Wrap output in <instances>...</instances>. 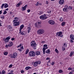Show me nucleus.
I'll return each mask as SVG.
<instances>
[{
	"instance_id": "obj_1",
	"label": "nucleus",
	"mask_w": 74,
	"mask_h": 74,
	"mask_svg": "<svg viewBox=\"0 0 74 74\" xmlns=\"http://www.w3.org/2000/svg\"><path fill=\"white\" fill-rule=\"evenodd\" d=\"M31 46L33 47L34 49H36L37 48V45H36V43L34 41H33L31 42Z\"/></svg>"
},
{
	"instance_id": "obj_2",
	"label": "nucleus",
	"mask_w": 74,
	"mask_h": 74,
	"mask_svg": "<svg viewBox=\"0 0 74 74\" xmlns=\"http://www.w3.org/2000/svg\"><path fill=\"white\" fill-rule=\"evenodd\" d=\"M18 19L14 20L13 21V25L14 26H18L19 25V22H18Z\"/></svg>"
},
{
	"instance_id": "obj_3",
	"label": "nucleus",
	"mask_w": 74,
	"mask_h": 74,
	"mask_svg": "<svg viewBox=\"0 0 74 74\" xmlns=\"http://www.w3.org/2000/svg\"><path fill=\"white\" fill-rule=\"evenodd\" d=\"M44 32H45V31L42 29H39L37 31L38 34H44Z\"/></svg>"
},
{
	"instance_id": "obj_4",
	"label": "nucleus",
	"mask_w": 74,
	"mask_h": 74,
	"mask_svg": "<svg viewBox=\"0 0 74 74\" xmlns=\"http://www.w3.org/2000/svg\"><path fill=\"white\" fill-rule=\"evenodd\" d=\"M18 53L16 52L13 53L12 54L10 55V58H16V56Z\"/></svg>"
},
{
	"instance_id": "obj_5",
	"label": "nucleus",
	"mask_w": 74,
	"mask_h": 74,
	"mask_svg": "<svg viewBox=\"0 0 74 74\" xmlns=\"http://www.w3.org/2000/svg\"><path fill=\"white\" fill-rule=\"evenodd\" d=\"M47 46H48V45H47V44L44 45H43L44 47L42 48V51H43L44 55L45 54V50H46V49H47L48 48V47H47Z\"/></svg>"
},
{
	"instance_id": "obj_6",
	"label": "nucleus",
	"mask_w": 74,
	"mask_h": 74,
	"mask_svg": "<svg viewBox=\"0 0 74 74\" xmlns=\"http://www.w3.org/2000/svg\"><path fill=\"white\" fill-rule=\"evenodd\" d=\"M29 55L30 56H36V54L35 53L34 51H32L29 53Z\"/></svg>"
},
{
	"instance_id": "obj_7",
	"label": "nucleus",
	"mask_w": 74,
	"mask_h": 74,
	"mask_svg": "<svg viewBox=\"0 0 74 74\" xmlns=\"http://www.w3.org/2000/svg\"><path fill=\"white\" fill-rule=\"evenodd\" d=\"M47 18H48V17L47 16L46 14L42 15L40 16V18L41 19H43V20H45V19H47Z\"/></svg>"
},
{
	"instance_id": "obj_8",
	"label": "nucleus",
	"mask_w": 74,
	"mask_h": 74,
	"mask_svg": "<svg viewBox=\"0 0 74 74\" xmlns=\"http://www.w3.org/2000/svg\"><path fill=\"white\" fill-rule=\"evenodd\" d=\"M11 38V37L10 36H8L4 40V41L5 43H7V42H9V41L10 38Z\"/></svg>"
},
{
	"instance_id": "obj_9",
	"label": "nucleus",
	"mask_w": 74,
	"mask_h": 74,
	"mask_svg": "<svg viewBox=\"0 0 74 74\" xmlns=\"http://www.w3.org/2000/svg\"><path fill=\"white\" fill-rule=\"evenodd\" d=\"M48 23L51 25H53L55 24V21H53V20H49V21Z\"/></svg>"
},
{
	"instance_id": "obj_10",
	"label": "nucleus",
	"mask_w": 74,
	"mask_h": 74,
	"mask_svg": "<svg viewBox=\"0 0 74 74\" xmlns=\"http://www.w3.org/2000/svg\"><path fill=\"white\" fill-rule=\"evenodd\" d=\"M64 0H60L59 1V3L61 5H62L64 4Z\"/></svg>"
},
{
	"instance_id": "obj_11",
	"label": "nucleus",
	"mask_w": 74,
	"mask_h": 74,
	"mask_svg": "<svg viewBox=\"0 0 74 74\" xmlns=\"http://www.w3.org/2000/svg\"><path fill=\"white\" fill-rule=\"evenodd\" d=\"M62 32H59V34L58 35V37H63V35H62Z\"/></svg>"
},
{
	"instance_id": "obj_12",
	"label": "nucleus",
	"mask_w": 74,
	"mask_h": 74,
	"mask_svg": "<svg viewBox=\"0 0 74 74\" xmlns=\"http://www.w3.org/2000/svg\"><path fill=\"white\" fill-rule=\"evenodd\" d=\"M27 29L28 30V33H29L30 30H31V27L30 26H29L27 27Z\"/></svg>"
},
{
	"instance_id": "obj_13",
	"label": "nucleus",
	"mask_w": 74,
	"mask_h": 74,
	"mask_svg": "<svg viewBox=\"0 0 74 74\" xmlns=\"http://www.w3.org/2000/svg\"><path fill=\"white\" fill-rule=\"evenodd\" d=\"M20 32H19V33L21 34V35H25V32L24 31L22 32L21 30H19Z\"/></svg>"
},
{
	"instance_id": "obj_14",
	"label": "nucleus",
	"mask_w": 74,
	"mask_h": 74,
	"mask_svg": "<svg viewBox=\"0 0 74 74\" xmlns=\"http://www.w3.org/2000/svg\"><path fill=\"white\" fill-rule=\"evenodd\" d=\"M70 38L72 39V40H74V35L73 34H71L70 35Z\"/></svg>"
},
{
	"instance_id": "obj_15",
	"label": "nucleus",
	"mask_w": 74,
	"mask_h": 74,
	"mask_svg": "<svg viewBox=\"0 0 74 74\" xmlns=\"http://www.w3.org/2000/svg\"><path fill=\"white\" fill-rule=\"evenodd\" d=\"M23 27H24V25L23 24V25H21V26L20 27V28L19 29V30H22V29L23 28Z\"/></svg>"
},
{
	"instance_id": "obj_16",
	"label": "nucleus",
	"mask_w": 74,
	"mask_h": 74,
	"mask_svg": "<svg viewBox=\"0 0 74 74\" xmlns=\"http://www.w3.org/2000/svg\"><path fill=\"white\" fill-rule=\"evenodd\" d=\"M36 5V6H38V5H42V4L41 3H39V2H38L36 4H35Z\"/></svg>"
},
{
	"instance_id": "obj_17",
	"label": "nucleus",
	"mask_w": 74,
	"mask_h": 74,
	"mask_svg": "<svg viewBox=\"0 0 74 74\" xmlns=\"http://www.w3.org/2000/svg\"><path fill=\"white\" fill-rule=\"evenodd\" d=\"M36 55L37 56L40 55L41 54V53H40V51H36Z\"/></svg>"
},
{
	"instance_id": "obj_18",
	"label": "nucleus",
	"mask_w": 74,
	"mask_h": 74,
	"mask_svg": "<svg viewBox=\"0 0 74 74\" xmlns=\"http://www.w3.org/2000/svg\"><path fill=\"white\" fill-rule=\"evenodd\" d=\"M46 53H48V54H49V53H51V51H50L49 49H48L46 51Z\"/></svg>"
},
{
	"instance_id": "obj_19",
	"label": "nucleus",
	"mask_w": 74,
	"mask_h": 74,
	"mask_svg": "<svg viewBox=\"0 0 74 74\" xmlns=\"http://www.w3.org/2000/svg\"><path fill=\"white\" fill-rule=\"evenodd\" d=\"M4 4V8H7L8 7V5L7 3H5Z\"/></svg>"
},
{
	"instance_id": "obj_20",
	"label": "nucleus",
	"mask_w": 74,
	"mask_h": 74,
	"mask_svg": "<svg viewBox=\"0 0 74 74\" xmlns=\"http://www.w3.org/2000/svg\"><path fill=\"white\" fill-rule=\"evenodd\" d=\"M37 64H41V62L40 61H38L35 62Z\"/></svg>"
},
{
	"instance_id": "obj_21",
	"label": "nucleus",
	"mask_w": 74,
	"mask_h": 74,
	"mask_svg": "<svg viewBox=\"0 0 74 74\" xmlns=\"http://www.w3.org/2000/svg\"><path fill=\"white\" fill-rule=\"evenodd\" d=\"M32 69V68H31V67L30 66H27L25 68V69L26 70H28L29 69Z\"/></svg>"
},
{
	"instance_id": "obj_22",
	"label": "nucleus",
	"mask_w": 74,
	"mask_h": 74,
	"mask_svg": "<svg viewBox=\"0 0 74 74\" xmlns=\"http://www.w3.org/2000/svg\"><path fill=\"white\" fill-rule=\"evenodd\" d=\"M73 54H74V52L73 51L71 52L70 54V56L71 57V56H72L73 55Z\"/></svg>"
},
{
	"instance_id": "obj_23",
	"label": "nucleus",
	"mask_w": 74,
	"mask_h": 74,
	"mask_svg": "<svg viewBox=\"0 0 74 74\" xmlns=\"http://www.w3.org/2000/svg\"><path fill=\"white\" fill-rule=\"evenodd\" d=\"M47 66H50L51 65V62H50V61H49L47 63Z\"/></svg>"
},
{
	"instance_id": "obj_24",
	"label": "nucleus",
	"mask_w": 74,
	"mask_h": 74,
	"mask_svg": "<svg viewBox=\"0 0 74 74\" xmlns=\"http://www.w3.org/2000/svg\"><path fill=\"white\" fill-rule=\"evenodd\" d=\"M29 49H27L26 50V52H25V54L26 55H27V54L28 53H29Z\"/></svg>"
},
{
	"instance_id": "obj_25",
	"label": "nucleus",
	"mask_w": 74,
	"mask_h": 74,
	"mask_svg": "<svg viewBox=\"0 0 74 74\" xmlns=\"http://www.w3.org/2000/svg\"><path fill=\"white\" fill-rule=\"evenodd\" d=\"M64 8L67 10H68V8H69V7L67 5H65Z\"/></svg>"
},
{
	"instance_id": "obj_26",
	"label": "nucleus",
	"mask_w": 74,
	"mask_h": 74,
	"mask_svg": "<svg viewBox=\"0 0 74 74\" xmlns=\"http://www.w3.org/2000/svg\"><path fill=\"white\" fill-rule=\"evenodd\" d=\"M5 71L4 70H3L2 71V73L1 72V74H5Z\"/></svg>"
},
{
	"instance_id": "obj_27",
	"label": "nucleus",
	"mask_w": 74,
	"mask_h": 74,
	"mask_svg": "<svg viewBox=\"0 0 74 74\" xmlns=\"http://www.w3.org/2000/svg\"><path fill=\"white\" fill-rule=\"evenodd\" d=\"M9 44L12 46L13 45V43L12 42H9Z\"/></svg>"
},
{
	"instance_id": "obj_28",
	"label": "nucleus",
	"mask_w": 74,
	"mask_h": 74,
	"mask_svg": "<svg viewBox=\"0 0 74 74\" xmlns=\"http://www.w3.org/2000/svg\"><path fill=\"white\" fill-rule=\"evenodd\" d=\"M55 51L56 53H59V51H58V49H55Z\"/></svg>"
},
{
	"instance_id": "obj_29",
	"label": "nucleus",
	"mask_w": 74,
	"mask_h": 74,
	"mask_svg": "<svg viewBox=\"0 0 74 74\" xmlns=\"http://www.w3.org/2000/svg\"><path fill=\"white\" fill-rule=\"evenodd\" d=\"M59 73H63V70H60L59 71Z\"/></svg>"
},
{
	"instance_id": "obj_30",
	"label": "nucleus",
	"mask_w": 74,
	"mask_h": 74,
	"mask_svg": "<svg viewBox=\"0 0 74 74\" xmlns=\"http://www.w3.org/2000/svg\"><path fill=\"white\" fill-rule=\"evenodd\" d=\"M26 10V8H25L24 7H22V10L23 11H25Z\"/></svg>"
},
{
	"instance_id": "obj_31",
	"label": "nucleus",
	"mask_w": 74,
	"mask_h": 74,
	"mask_svg": "<svg viewBox=\"0 0 74 74\" xmlns=\"http://www.w3.org/2000/svg\"><path fill=\"white\" fill-rule=\"evenodd\" d=\"M7 11H6L5 10V11H4V12H3V15H5V14H7Z\"/></svg>"
},
{
	"instance_id": "obj_32",
	"label": "nucleus",
	"mask_w": 74,
	"mask_h": 74,
	"mask_svg": "<svg viewBox=\"0 0 74 74\" xmlns=\"http://www.w3.org/2000/svg\"><path fill=\"white\" fill-rule=\"evenodd\" d=\"M64 25H65V22H63L62 23V26H64Z\"/></svg>"
},
{
	"instance_id": "obj_33",
	"label": "nucleus",
	"mask_w": 74,
	"mask_h": 74,
	"mask_svg": "<svg viewBox=\"0 0 74 74\" xmlns=\"http://www.w3.org/2000/svg\"><path fill=\"white\" fill-rule=\"evenodd\" d=\"M4 55H8V53L7 52H5L4 53Z\"/></svg>"
},
{
	"instance_id": "obj_34",
	"label": "nucleus",
	"mask_w": 74,
	"mask_h": 74,
	"mask_svg": "<svg viewBox=\"0 0 74 74\" xmlns=\"http://www.w3.org/2000/svg\"><path fill=\"white\" fill-rule=\"evenodd\" d=\"M67 10L65 8H63V11H65H65H67Z\"/></svg>"
},
{
	"instance_id": "obj_35",
	"label": "nucleus",
	"mask_w": 74,
	"mask_h": 74,
	"mask_svg": "<svg viewBox=\"0 0 74 74\" xmlns=\"http://www.w3.org/2000/svg\"><path fill=\"white\" fill-rule=\"evenodd\" d=\"M4 6V4H3L1 6V8H3Z\"/></svg>"
},
{
	"instance_id": "obj_36",
	"label": "nucleus",
	"mask_w": 74,
	"mask_h": 74,
	"mask_svg": "<svg viewBox=\"0 0 74 74\" xmlns=\"http://www.w3.org/2000/svg\"><path fill=\"white\" fill-rule=\"evenodd\" d=\"M65 49L66 48H65V47H62V50H63V51H65Z\"/></svg>"
},
{
	"instance_id": "obj_37",
	"label": "nucleus",
	"mask_w": 74,
	"mask_h": 74,
	"mask_svg": "<svg viewBox=\"0 0 74 74\" xmlns=\"http://www.w3.org/2000/svg\"><path fill=\"white\" fill-rule=\"evenodd\" d=\"M63 18H62V17H61L60 19V21H63Z\"/></svg>"
},
{
	"instance_id": "obj_38",
	"label": "nucleus",
	"mask_w": 74,
	"mask_h": 74,
	"mask_svg": "<svg viewBox=\"0 0 74 74\" xmlns=\"http://www.w3.org/2000/svg\"><path fill=\"white\" fill-rule=\"evenodd\" d=\"M64 47H67V45L66 44H64V45L63 46Z\"/></svg>"
},
{
	"instance_id": "obj_39",
	"label": "nucleus",
	"mask_w": 74,
	"mask_h": 74,
	"mask_svg": "<svg viewBox=\"0 0 74 74\" xmlns=\"http://www.w3.org/2000/svg\"><path fill=\"white\" fill-rule=\"evenodd\" d=\"M9 31H10V32H12V31H13V30H14V29H8Z\"/></svg>"
},
{
	"instance_id": "obj_40",
	"label": "nucleus",
	"mask_w": 74,
	"mask_h": 74,
	"mask_svg": "<svg viewBox=\"0 0 74 74\" xmlns=\"http://www.w3.org/2000/svg\"><path fill=\"white\" fill-rule=\"evenodd\" d=\"M40 12V15H41V14H43V12H42V11H40L39 12Z\"/></svg>"
},
{
	"instance_id": "obj_41",
	"label": "nucleus",
	"mask_w": 74,
	"mask_h": 74,
	"mask_svg": "<svg viewBox=\"0 0 74 74\" xmlns=\"http://www.w3.org/2000/svg\"><path fill=\"white\" fill-rule=\"evenodd\" d=\"M34 66H35V67H36V66H37V64L36 63V62L34 63Z\"/></svg>"
},
{
	"instance_id": "obj_42",
	"label": "nucleus",
	"mask_w": 74,
	"mask_h": 74,
	"mask_svg": "<svg viewBox=\"0 0 74 74\" xmlns=\"http://www.w3.org/2000/svg\"><path fill=\"white\" fill-rule=\"evenodd\" d=\"M12 64H10L9 65V68H11V67H12Z\"/></svg>"
},
{
	"instance_id": "obj_43",
	"label": "nucleus",
	"mask_w": 74,
	"mask_h": 74,
	"mask_svg": "<svg viewBox=\"0 0 74 74\" xmlns=\"http://www.w3.org/2000/svg\"><path fill=\"white\" fill-rule=\"evenodd\" d=\"M70 42H71V43H73V42H74V41H73V40H72L71 39Z\"/></svg>"
},
{
	"instance_id": "obj_44",
	"label": "nucleus",
	"mask_w": 74,
	"mask_h": 74,
	"mask_svg": "<svg viewBox=\"0 0 74 74\" xmlns=\"http://www.w3.org/2000/svg\"><path fill=\"white\" fill-rule=\"evenodd\" d=\"M1 18L2 19H4V15H3L1 16Z\"/></svg>"
},
{
	"instance_id": "obj_45",
	"label": "nucleus",
	"mask_w": 74,
	"mask_h": 74,
	"mask_svg": "<svg viewBox=\"0 0 74 74\" xmlns=\"http://www.w3.org/2000/svg\"><path fill=\"white\" fill-rule=\"evenodd\" d=\"M54 64H55V62H52L51 63V65L52 66H53Z\"/></svg>"
},
{
	"instance_id": "obj_46",
	"label": "nucleus",
	"mask_w": 74,
	"mask_h": 74,
	"mask_svg": "<svg viewBox=\"0 0 74 74\" xmlns=\"http://www.w3.org/2000/svg\"><path fill=\"white\" fill-rule=\"evenodd\" d=\"M20 4H19V3H18L17 4V5H16V6H17V7H19V6L20 5Z\"/></svg>"
},
{
	"instance_id": "obj_47",
	"label": "nucleus",
	"mask_w": 74,
	"mask_h": 74,
	"mask_svg": "<svg viewBox=\"0 0 74 74\" xmlns=\"http://www.w3.org/2000/svg\"><path fill=\"white\" fill-rule=\"evenodd\" d=\"M12 29V27L10 26L9 29Z\"/></svg>"
},
{
	"instance_id": "obj_48",
	"label": "nucleus",
	"mask_w": 74,
	"mask_h": 74,
	"mask_svg": "<svg viewBox=\"0 0 74 74\" xmlns=\"http://www.w3.org/2000/svg\"><path fill=\"white\" fill-rule=\"evenodd\" d=\"M59 35V32H58L56 33V36H58V35Z\"/></svg>"
},
{
	"instance_id": "obj_49",
	"label": "nucleus",
	"mask_w": 74,
	"mask_h": 74,
	"mask_svg": "<svg viewBox=\"0 0 74 74\" xmlns=\"http://www.w3.org/2000/svg\"><path fill=\"white\" fill-rule=\"evenodd\" d=\"M27 7V5H25L24 7L25 8H26V7Z\"/></svg>"
},
{
	"instance_id": "obj_50",
	"label": "nucleus",
	"mask_w": 74,
	"mask_h": 74,
	"mask_svg": "<svg viewBox=\"0 0 74 74\" xmlns=\"http://www.w3.org/2000/svg\"><path fill=\"white\" fill-rule=\"evenodd\" d=\"M71 69V68H70V67H69L68 69V70H71V69Z\"/></svg>"
},
{
	"instance_id": "obj_51",
	"label": "nucleus",
	"mask_w": 74,
	"mask_h": 74,
	"mask_svg": "<svg viewBox=\"0 0 74 74\" xmlns=\"http://www.w3.org/2000/svg\"><path fill=\"white\" fill-rule=\"evenodd\" d=\"M18 49L19 51H22V49H21V48H20V49Z\"/></svg>"
},
{
	"instance_id": "obj_52",
	"label": "nucleus",
	"mask_w": 74,
	"mask_h": 74,
	"mask_svg": "<svg viewBox=\"0 0 74 74\" xmlns=\"http://www.w3.org/2000/svg\"><path fill=\"white\" fill-rule=\"evenodd\" d=\"M45 42L44 41H42L41 42V43H42V44H44V43H45Z\"/></svg>"
},
{
	"instance_id": "obj_53",
	"label": "nucleus",
	"mask_w": 74,
	"mask_h": 74,
	"mask_svg": "<svg viewBox=\"0 0 74 74\" xmlns=\"http://www.w3.org/2000/svg\"><path fill=\"white\" fill-rule=\"evenodd\" d=\"M51 10L49 11H48L47 12V13H48V14H50V13H51Z\"/></svg>"
},
{
	"instance_id": "obj_54",
	"label": "nucleus",
	"mask_w": 74,
	"mask_h": 74,
	"mask_svg": "<svg viewBox=\"0 0 74 74\" xmlns=\"http://www.w3.org/2000/svg\"><path fill=\"white\" fill-rule=\"evenodd\" d=\"M11 40L12 41H13V40H15V38H11Z\"/></svg>"
},
{
	"instance_id": "obj_55",
	"label": "nucleus",
	"mask_w": 74,
	"mask_h": 74,
	"mask_svg": "<svg viewBox=\"0 0 74 74\" xmlns=\"http://www.w3.org/2000/svg\"><path fill=\"white\" fill-rule=\"evenodd\" d=\"M14 72V71H13V70H12L11 71V72H10V73H12Z\"/></svg>"
},
{
	"instance_id": "obj_56",
	"label": "nucleus",
	"mask_w": 74,
	"mask_h": 74,
	"mask_svg": "<svg viewBox=\"0 0 74 74\" xmlns=\"http://www.w3.org/2000/svg\"><path fill=\"white\" fill-rule=\"evenodd\" d=\"M71 70H72V71L74 72V68H72Z\"/></svg>"
},
{
	"instance_id": "obj_57",
	"label": "nucleus",
	"mask_w": 74,
	"mask_h": 74,
	"mask_svg": "<svg viewBox=\"0 0 74 74\" xmlns=\"http://www.w3.org/2000/svg\"><path fill=\"white\" fill-rule=\"evenodd\" d=\"M72 7H71L70 6H69V9H70V10H72Z\"/></svg>"
},
{
	"instance_id": "obj_58",
	"label": "nucleus",
	"mask_w": 74,
	"mask_h": 74,
	"mask_svg": "<svg viewBox=\"0 0 74 74\" xmlns=\"http://www.w3.org/2000/svg\"><path fill=\"white\" fill-rule=\"evenodd\" d=\"M27 12H30V10L29 9L28 10H27Z\"/></svg>"
},
{
	"instance_id": "obj_59",
	"label": "nucleus",
	"mask_w": 74,
	"mask_h": 74,
	"mask_svg": "<svg viewBox=\"0 0 74 74\" xmlns=\"http://www.w3.org/2000/svg\"><path fill=\"white\" fill-rule=\"evenodd\" d=\"M8 46L9 47H12V46H11V45H10V44H8Z\"/></svg>"
},
{
	"instance_id": "obj_60",
	"label": "nucleus",
	"mask_w": 74,
	"mask_h": 74,
	"mask_svg": "<svg viewBox=\"0 0 74 74\" xmlns=\"http://www.w3.org/2000/svg\"><path fill=\"white\" fill-rule=\"evenodd\" d=\"M20 48H21V49H23V46H21Z\"/></svg>"
},
{
	"instance_id": "obj_61",
	"label": "nucleus",
	"mask_w": 74,
	"mask_h": 74,
	"mask_svg": "<svg viewBox=\"0 0 74 74\" xmlns=\"http://www.w3.org/2000/svg\"><path fill=\"white\" fill-rule=\"evenodd\" d=\"M21 73H24V71H23V70H21Z\"/></svg>"
},
{
	"instance_id": "obj_62",
	"label": "nucleus",
	"mask_w": 74,
	"mask_h": 74,
	"mask_svg": "<svg viewBox=\"0 0 74 74\" xmlns=\"http://www.w3.org/2000/svg\"><path fill=\"white\" fill-rule=\"evenodd\" d=\"M14 19H18V20L19 19H18V18L17 17H15V18H14Z\"/></svg>"
},
{
	"instance_id": "obj_63",
	"label": "nucleus",
	"mask_w": 74,
	"mask_h": 74,
	"mask_svg": "<svg viewBox=\"0 0 74 74\" xmlns=\"http://www.w3.org/2000/svg\"><path fill=\"white\" fill-rule=\"evenodd\" d=\"M73 73L72 72H71L69 73V74H73Z\"/></svg>"
},
{
	"instance_id": "obj_64",
	"label": "nucleus",
	"mask_w": 74,
	"mask_h": 74,
	"mask_svg": "<svg viewBox=\"0 0 74 74\" xmlns=\"http://www.w3.org/2000/svg\"><path fill=\"white\" fill-rule=\"evenodd\" d=\"M5 47H6V48H8V45H5Z\"/></svg>"
}]
</instances>
